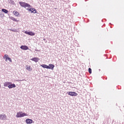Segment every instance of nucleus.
<instances>
[{"label": "nucleus", "mask_w": 124, "mask_h": 124, "mask_svg": "<svg viewBox=\"0 0 124 124\" xmlns=\"http://www.w3.org/2000/svg\"><path fill=\"white\" fill-rule=\"evenodd\" d=\"M89 72L90 74H92V69L91 68H89Z\"/></svg>", "instance_id": "18"}, {"label": "nucleus", "mask_w": 124, "mask_h": 124, "mask_svg": "<svg viewBox=\"0 0 124 124\" xmlns=\"http://www.w3.org/2000/svg\"><path fill=\"white\" fill-rule=\"evenodd\" d=\"M54 67H55V65H54L52 64H49V66H48V69H51L52 70H53V69H54Z\"/></svg>", "instance_id": "9"}, {"label": "nucleus", "mask_w": 124, "mask_h": 124, "mask_svg": "<svg viewBox=\"0 0 124 124\" xmlns=\"http://www.w3.org/2000/svg\"><path fill=\"white\" fill-rule=\"evenodd\" d=\"M25 33L26 34H28L29 35H31V36H32L33 35H35V33L32 31H26L25 32Z\"/></svg>", "instance_id": "5"}, {"label": "nucleus", "mask_w": 124, "mask_h": 124, "mask_svg": "<svg viewBox=\"0 0 124 124\" xmlns=\"http://www.w3.org/2000/svg\"><path fill=\"white\" fill-rule=\"evenodd\" d=\"M28 116L27 113H24L22 111H20L19 112H17L16 117V118H23V117H26Z\"/></svg>", "instance_id": "1"}, {"label": "nucleus", "mask_w": 124, "mask_h": 124, "mask_svg": "<svg viewBox=\"0 0 124 124\" xmlns=\"http://www.w3.org/2000/svg\"><path fill=\"white\" fill-rule=\"evenodd\" d=\"M3 59H5V62H7L8 61H9L10 62H12V60H11V58L8 57V55L7 54H5Z\"/></svg>", "instance_id": "3"}, {"label": "nucleus", "mask_w": 124, "mask_h": 124, "mask_svg": "<svg viewBox=\"0 0 124 124\" xmlns=\"http://www.w3.org/2000/svg\"><path fill=\"white\" fill-rule=\"evenodd\" d=\"M9 89H12V88H16V85L15 84H10L8 86Z\"/></svg>", "instance_id": "10"}, {"label": "nucleus", "mask_w": 124, "mask_h": 124, "mask_svg": "<svg viewBox=\"0 0 124 124\" xmlns=\"http://www.w3.org/2000/svg\"><path fill=\"white\" fill-rule=\"evenodd\" d=\"M26 123L27 124H32V120L30 119H27L26 120Z\"/></svg>", "instance_id": "7"}, {"label": "nucleus", "mask_w": 124, "mask_h": 124, "mask_svg": "<svg viewBox=\"0 0 124 124\" xmlns=\"http://www.w3.org/2000/svg\"><path fill=\"white\" fill-rule=\"evenodd\" d=\"M26 69L27 70H28L29 71H31L32 70V69L31 68V67L30 65H26Z\"/></svg>", "instance_id": "11"}, {"label": "nucleus", "mask_w": 124, "mask_h": 124, "mask_svg": "<svg viewBox=\"0 0 124 124\" xmlns=\"http://www.w3.org/2000/svg\"><path fill=\"white\" fill-rule=\"evenodd\" d=\"M1 86L0 84V88H1Z\"/></svg>", "instance_id": "19"}, {"label": "nucleus", "mask_w": 124, "mask_h": 124, "mask_svg": "<svg viewBox=\"0 0 124 124\" xmlns=\"http://www.w3.org/2000/svg\"><path fill=\"white\" fill-rule=\"evenodd\" d=\"M41 66H42V67H43V68H46L47 69H48V68H49V66H48L46 64H42V65H41Z\"/></svg>", "instance_id": "14"}, {"label": "nucleus", "mask_w": 124, "mask_h": 124, "mask_svg": "<svg viewBox=\"0 0 124 124\" xmlns=\"http://www.w3.org/2000/svg\"><path fill=\"white\" fill-rule=\"evenodd\" d=\"M27 9L29 11H31V13H34V14L36 13V10L34 8H28Z\"/></svg>", "instance_id": "6"}, {"label": "nucleus", "mask_w": 124, "mask_h": 124, "mask_svg": "<svg viewBox=\"0 0 124 124\" xmlns=\"http://www.w3.org/2000/svg\"><path fill=\"white\" fill-rule=\"evenodd\" d=\"M21 49H22V50H28L29 47L27 46H20Z\"/></svg>", "instance_id": "8"}, {"label": "nucleus", "mask_w": 124, "mask_h": 124, "mask_svg": "<svg viewBox=\"0 0 124 124\" xmlns=\"http://www.w3.org/2000/svg\"><path fill=\"white\" fill-rule=\"evenodd\" d=\"M10 84H12V83H11L10 82H5L4 83V87H8V86H9V85H10Z\"/></svg>", "instance_id": "12"}, {"label": "nucleus", "mask_w": 124, "mask_h": 124, "mask_svg": "<svg viewBox=\"0 0 124 124\" xmlns=\"http://www.w3.org/2000/svg\"><path fill=\"white\" fill-rule=\"evenodd\" d=\"M2 11L3 12H4V13H5V14H7L8 13V11H7V10L5 9H2Z\"/></svg>", "instance_id": "16"}, {"label": "nucleus", "mask_w": 124, "mask_h": 124, "mask_svg": "<svg viewBox=\"0 0 124 124\" xmlns=\"http://www.w3.org/2000/svg\"><path fill=\"white\" fill-rule=\"evenodd\" d=\"M31 61H33V62H37L38 61H39V58H33L31 59Z\"/></svg>", "instance_id": "13"}, {"label": "nucleus", "mask_w": 124, "mask_h": 124, "mask_svg": "<svg viewBox=\"0 0 124 124\" xmlns=\"http://www.w3.org/2000/svg\"><path fill=\"white\" fill-rule=\"evenodd\" d=\"M68 94L71 96H77V95H78V93L74 92H69Z\"/></svg>", "instance_id": "4"}, {"label": "nucleus", "mask_w": 124, "mask_h": 124, "mask_svg": "<svg viewBox=\"0 0 124 124\" xmlns=\"http://www.w3.org/2000/svg\"><path fill=\"white\" fill-rule=\"evenodd\" d=\"M13 13H14V15H15L16 16H18V15H19V13H18V12L14 11Z\"/></svg>", "instance_id": "17"}, {"label": "nucleus", "mask_w": 124, "mask_h": 124, "mask_svg": "<svg viewBox=\"0 0 124 124\" xmlns=\"http://www.w3.org/2000/svg\"><path fill=\"white\" fill-rule=\"evenodd\" d=\"M11 20H12L13 21H14V22H19V20L16 19V18H15L14 17H12L11 18Z\"/></svg>", "instance_id": "15"}, {"label": "nucleus", "mask_w": 124, "mask_h": 124, "mask_svg": "<svg viewBox=\"0 0 124 124\" xmlns=\"http://www.w3.org/2000/svg\"><path fill=\"white\" fill-rule=\"evenodd\" d=\"M20 5H21L22 6V7H31V5L27 3H25L24 2H19Z\"/></svg>", "instance_id": "2"}]
</instances>
